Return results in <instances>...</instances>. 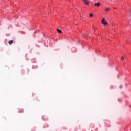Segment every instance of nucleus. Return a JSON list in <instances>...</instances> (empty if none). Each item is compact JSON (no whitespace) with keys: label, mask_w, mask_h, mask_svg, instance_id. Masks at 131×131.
<instances>
[{"label":"nucleus","mask_w":131,"mask_h":131,"mask_svg":"<svg viewBox=\"0 0 131 131\" xmlns=\"http://www.w3.org/2000/svg\"><path fill=\"white\" fill-rule=\"evenodd\" d=\"M101 23H102L104 26H106V25H108V23L105 21V18H102L101 20Z\"/></svg>","instance_id":"nucleus-1"},{"label":"nucleus","mask_w":131,"mask_h":131,"mask_svg":"<svg viewBox=\"0 0 131 131\" xmlns=\"http://www.w3.org/2000/svg\"><path fill=\"white\" fill-rule=\"evenodd\" d=\"M94 6H95V7H100V6H101V3L98 2V3H95V4H94Z\"/></svg>","instance_id":"nucleus-2"},{"label":"nucleus","mask_w":131,"mask_h":131,"mask_svg":"<svg viewBox=\"0 0 131 131\" xmlns=\"http://www.w3.org/2000/svg\"><path fill=\"white\" fill-rule=\"evenodd\" d=\"M85 5H89V1L88 0H83Z\"/></svg>","instance_id":"nucleus-3"},{"label":"nucleus","mask_w":131,"mask_h":131,"mask_svg":"<svg viewBox=\"0 0 131 131\" xmlns=\"http://www.w3.org/2000/svg\"><path fill=\"white\" fill-rule=\"evenodd\" d=\"M110 10V8H107V7H106V8H105V11H106V12H109Z\"/></svg>","instance_id":"nucleus-4"},{"label":"nucleus","mask_w":131,"mask_h":131,"mask_svg":"<svg viewBox=\"0 0 131 131\" xmlns=\"http://www.w3.org/2000/svg\"><path fill=\"white\" fill-rule=\"evenodd\" d=\"M13 42H14V41H13V40H11L9 41L8 43L9 45H12L13 43Z\"/></svg>","instance_id":"nucleus-5"},{"label":"nucleus","mask_w":131,"mask_h":131,"mask_svg":"<svg viewBox=\"0 0 131 131\" xmlns=\"http://www.w3.org/2000/svg\"><path fill=\"white\" fill-rule=\"evenodd\" d=\"M57 31H58V32L59 33H62V31H61V30L59 29H57Z\"/></svg>","instance_id":"nucleus-6"},{"label":"nucleus","mask_w":131,"mask_h":131,"mask_svg":"<svg viewBox=\"0 0 131 131\" xmlns=\"http://www.w3.org/2000/svg\"><path fill=\"white\" fill-rule=\"evenodd\" d=\"M93 13H91L89 15V17H93Z\"/></svg>","instance_id":"nucleus-7"},{"label":"nucleus","mask_w":131,"mask_h":131,"mask_svg":"<svg viewBox=\"0 0 131 131\" xmlns=\"http://www.w3.org/2000/svg\"><path fill=\"white\" fill-rule=\"evenodd\" d=\"M121 59H122V60H124V57H122Z\"/></svg>","instance_id":"nucleus-8"},{"label":"nucleus","mask_w":131,"mask_h":131,"mask_svg":"<svg viewBox=\"0 0 131 131\" xmlns=\"http://www.w3.org/2000/svg\"><path fill=\"white\" fill-rule=\"evenodd\" d=\"M121 88H122V86H120V88L121 89Z\"/></svg>","instance_id":"nucleus-9"},{"label":"nucleus","mask_w":131,"mask_h":131,"mask_svg":"<svg viewBox=\"0 0 131 131\" xmlns=\"http://www.w3.org/2000/svg\"><path fill=\"white\" fill-rule=\"evenodd\" d=\"M84 37H85V36H84Z\"/></svg>","instance_id":"nucleus-10"}]
</instances>
